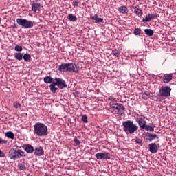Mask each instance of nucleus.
Returning <instances> with one entry per match:
<instances>
[{"instance_id": "obj_1", "label": "nucleus", "mask_w": 176, "mask_h": 176, "mask_svg": "<svg viewBox=\"0 0 176 176\" xmlns=\"http://www.w3.org/2000/svg\"><path fill=\"white\" fill-rule=\"evenodd\" d=\"M58 71H60V72H74L75 74H79L80 67L75 63H63L58 66Z\"/></svg>"}, {"instance_id": "obj_2", "label": "nucleus", "mask_w": 176, "mask_h": 176, "mask_svg": "<svg viewBox=\"0 0 176 176\" xmlns=\"http://www.w3.org/2000/svg\"><path fill=\"white\" fill-rule=\"evenodd\" d=\"M34 134L38 137H46L49 134L47 126L41 122H37L34 125Z\"/></svg>"}, {"instance_id": "obj_3", "label": "nucleus", "mask_w": 176, "mask_h": 176, "mask_svg": "<svg viewBox=\"0 0 176 176\" xmlns=\"http://www.w3.org/2000/svg\"><path fill=\"white\" fill-rule=\"evenodd\" d=\"M123 130L126 134H134L138 130V126L134 124L132 120H126L122 122Z\"/></svg>"}, {"instance_id": "obj_4", "label": "nucleus", "mask_w": 176, "mask_h": 176, "mask_svg": "<svg viewBox=\"0 0 176 176\" xmlns=\"http://www.w3.org/2000/svg\"><path fill=\"white\" fill-rule=\"evenodd\" d=\"M109 111L111 112V113H119L121 111L124 112V106L122 104L119 103H113L109 104Z\"/></svg>"}, {"instance_id": "obj_5", "label": "nucleus", "mask_w": 176, "mask_h": 176, "mask_svg": "<svg viewBox=\"0 0 176 176\" xmlns=\"http://www.w3.org/2000/svg\"><path fill=\"white\" fill-rule=\"evenodd\" d=\"M160 96L164 98H168L171 96V87L170 86H162L160 88Z\"/></svg>"}, {"instance_id": "obj_6", "label": "nucleus", "mask_w": 176, "mask_h": 176, "mask_svg": "<svg viewBox=\"0 0 176 176\" xmlns=\"http://www.w3.org/2000/svg\"><path fill=\"white\" fill-rule=\"evenodd\" d=\"M95 157L98 160H108L111 159V154L108 152L98 153L95 155Z\"/></svg>"}, {"instance_id": "obj_7", "label": "nucleus", "mask_w": 176, "mask_h": 176, "mask_svg": "<svg viewBox=\"0 0 176 176\" xmlns=\"http://www.w3.org/2000/svg\"><path fill=\"white\" fill-rule=\"evenodd\" d=\"M22 153L23 151H21V150L16 148L13 153L9 154V157L11 160H16L19 159V157H21V156H23Z\"/></svg>"}, {"instance_id": "obj_8", "label": "nucleus", "mask_w": 176, "mask_h": 176, "mask_svg": "<svg viewBox=\"0 0 176 176\" xmlns=\"http://www.w3.org/2000/svg\"><path fill=\"white\" fill-rule=\"evenodd\" d=\"M143 135H144V138H146L147 141L151 142L153 141V140H159V136L157 134H152L149 132L144 133Z\"/></svg>"}, {"instance_id": "obj_9", "label": "nucleus", "mask_w": 176, "mask_h": 176, "mask_svg": "<svg viewBox=\"0 0 176 176\" xmlns=\"http://www.w3.org/2000/svg\"><path fill=\"white\" fill-rule=\"evenodd\" d=\"M157 15L156 14H148L145 18H143L142 21V23H149L152 21V20L156 19Z\"/></svg>"}, {"instance_id": "obj_10", "label": "nucleus", "mask_w": 176, "mask_h": 176, "mask_svg": "<svg viewBox=\"0 0 176 176\" xmlns=\"http://www.w3.org/2000/svg\"><path fill=\"white\" fill-rule=\"evenodd\" d=\"M54 80H57L58 82V87L59 89H65V87H67V82H65V80L63 78H55Z\"/></svg>"}, {"instance_id": "obj_11", "label": "nucleus", "mask_w": 176, "mask_h": 176, "mask_svg": "<svg viewBox=\"0 0 176 176\" xmlns=\"http://www.w3.org/2000/svg\"><path fill=\"white\" fill-rule=\"evenodd\" d=\"M148 148L151 153H157V151H159V147L156 143H151L148 144Z\"/></svg>"}, {"instance_id": "obj_12", "label": "nucleus", "mask_w": 176, "mask_h": 176, "mask_svg": "<svg viewBox=\"0 0 176 176\" xmlns=\"http://www.w3.org/2000/svg\"><path fill=\"white\" fill-rule=\"evenodd\" d=\"M23 28H32L34 27V22L27 19H23Z\"/></svg>"}, {"instance_id": "obj_13", "label": "nucleus", "mask_w": 176, "mask_h": 176, "mask_svg": "<svg viewBox=\"0 0 176 176\" xmlns=\"http://www.w3.org/2000/svg\"><path fill=\"white\" fill-rule=\"evenodd\" d=\"M164 83H168L173 80V74H165L162 78Z\"/></svg>"}, {"instance_id": "obj_14", "label": "nucleus", "mask_w": 176, "mask_h": 176, "mask_svg": "<svg viewBox=\"0 0 176 176\" xmlns=\"http://www.w3.org/2000/svg\"><path fill=\"white\" fill-rule=\"evenodd\" d=\"M34 155H36V156H43L45 151L42 147L38 146L34 148Z\"/></svg>"}, {"instance_id": "obj_15", "label": "nucleus", "mask_w": 176, "mask_h": 176, "mask_svg": "<svg viewBox=\"0 0 176 176\" xmlns=\"http://www.w3.org/2000/svg\"><path fill=\"white\" fill-rule=\"evenodd\" d=\"M138 123L141 129H144L146 126V122L145 118L142 117H140L138 118Z\"/></svg>"}, {"instance_id": "obj_16", "label": "nucleus", "mask_w": 176, "mask_h": 176, "mask_svg": "<svg viewBox=\"0 0 176 176\" xmlns=\"http://www.w3.org/2000/svg\"><path fill=\"white\" fill-rule=\"evenodd\" d=\"M32 10L34 13L37 12H41V3H34L32 4Z\"/></svg>"}, {"instance_id": "obj_17", "label": "nucleus", "mask_w": 176, "mask_h": 176, "mask_svg": "<svg viewBox=\"0 0 176 176\" xmlns=\"http://www.w3.org/2000/svg\"><path fill=\"white\" fill-rule=\"evenodd\" d=\"M56 86H58L57 80H56V82L52 81L50 85V89L52 93H56L58 90V88L56 87Z\"/></svg>"}, {"instance_id": "obj_18", "label": "nucleus", "mask_w": 176, "mask_h": 176, "mask_svg": "<svg viewBox=\"0 0 176 176\" xmlns=\"http://www.w3.org/2000/svg\"><path fill=\"white\" fill-rule=\"evenodd\" d=\"M133 9H134V13H135L137 16H138L139 17H141V16H142V10L137 8V6H133Z\"/></svg>"}, {"instance_id": "obj_19", "label": "nucleus", "mask_w": 176, "mask_h": 176, "mask_svg": "<svg viewBox=\"0 0 176 176\" xmlns=\"http://www.w3.org/2000/svg\"><path fill=\"white\" fill-rule=\"evenodd\" d=\"M118 10L120 13H122V14H126V13H129V9L126 8V6H120L118 8Z\"/></svg>"}, {"instance_id": "obj_20", "label": "nucleus", "mask_w": 176, "mask_h": 176, "mask_svg": "<svg viewBox=\"0 0 176 176\" xmlns=\"http://www.w3.org/2000/svg\"><path fill=\"white\" fill-rule=\"evenodd\" d=\"M91 19L92 20H95L96 23H102V21H104V19L102 18L98 17V16H97V14H95V15L91 16Z\"/></svg>"}, {"instance_id": "obj_21", "label": "nucleus", "mask_w": 176, "mask_h": 176, "mask_svg": "<svg viewBox=\"0 0 176 176\" xmlns=\"http://www.w3.org/2000/svg\"><path fill=\"white\" fill-rule=\"evenodd\" d=\"M151 94H152L148 91H146L144 93H142V97L144 100H148V98H150Z\"/></svg>"}, {"instance_id": "obj_22", "label": "nucleus", "mask_w": 176, "mask_h": 176, "mask_svg": "<svg viewBox=\"0 0 176 176\" xmlns=\"http://www.w3.org/2000/svg\"><path fill=\"white\" fill-rule=\"evenodd\" d=\"M155 127H156L155 125L151 126L146 124L143 129L146 130V131H155Z\"/></svg>"}, {"instance_id": "obj_23", "label": "nucleus", "mask_w": 176, "mask_h": 176, "mask_svg": "<svg viewBox=\"0 0 176 176\" xmlns=\"http://www.w3.org/2000/svg\"><path fill=\"white\" fill-rule=\"evenodd\" d=\"M67 19L68 20H69V21H73V22L78 21V18L76 17V16L72 14H69L67 15Z\"/></svg>"}, {"instance_id": "obj_24", "label": "nucleus", "mask_w": 176, "mask_h": 176, "mask_svg": "<svg viewBox=\"0 0 176 176\" xmlns=\"http://www.w3.org/2000/svg\"><path fill=\"white\" fill-rule=\"evenodd\" d=\"M25 151L27 153H32V152H34V146L28 144L25 146Z\"/></svg>"}, {"instance_id": "obj_25", "label": "nucleus", "mask_w": 176, "mask_h": 176, "mask_svg": "<svg viewBox=\"0 0 176 176\" xmlns=\"http://www.w3.org/2000/svg\"><path fill=\"white\" fill-rule=\"evenodd\" d=\"M5 135L7 138H10V140H14V133L12 131L5 133Z\"/></svg>"}, {"instance_id": "obj_26", "label": "nucleus", "mask_w": 176, "mask_h": 176, "mask_svg": "<svg viewBox=\"0 0 176 176\" xmlns=\"http://www.w3.org/2000/svg\"><path fill=\"white\" fill-rule=\"evenodd\" d=\"M144 34L147 35V36H153L154 32L152 29H145Z\"/></svg>"}, {"instance_id": "obj_27", "label": "nucleus", "mask_w": 176, "mask_h": 176, "mask_svg": "<svg viewBox=\"0 0 176 176\" xmlns=\"http://www.w3.org/2000/svg\"><path fill=\"white\" fill-rule=\"evenodd\" d=\"M45 83H52L53 82V78L52 76H45L43 78Z\"/></svg>"}, {"instance_id": "obj_28", "label": "nucleus", "mask_w": 176, "mask_h": 176, "mask_svg": "<svg viewBox=\"0 0 176 176\" xmlns=\"http://www.w3.org/2000/svg\"><path fill=\"white\" fill-rule=\"evenodd\" d=\"M111 54H113V56H115V57H120V52H119V50L116 49L112 50Z\"/></svg>"}, {"instance_id": "obj_29", "label": "nucleus", "mask_w": 176, "mask_h": 176, "mask_svg": "<svg viewBox=\"0 0 176 176\" xmlns=\"http://www.w3.org/2000/svg\"><path fill=\"white\" fill-rule=\"evenodd\" d=\"M23 60L25 61H31V55L30 54H25L23 55Z\"/></svg>"}, {"instance_id": "obj_30", "label": "nucleus", "mask_w": 176, "mask_h": 176, "mask_svg": "<svg viewBox=\"0 0 176 176\" xmlns=\"http://www.w3.org/2000/svg\"><path fill=\"white\" fill-rule=\"evenodd\" d=\"M15 58L16 60H23V54L20 52L15 53Z\"/></svg>"}, {"instance_id": "obj_31", "label": "nucleus", "mask_w": 176, "mask_h": 176, "mask_svg": "<svg viewBox=\"0 0 176 176\" xmlns=\"http://www.w3.org/2000/svg\"><path fill=\"white\" fill-rule=\"evenodd\" d=\"M141 29L140 28H135L134 31H133V34L134 35L138 36V35H141Z\"/></svg>"}, {"instance_id": "obj_32", "label": "nucleus", "mask_w": 176, "mask_h": 176, "mask_svg": "<svg viewBox=\"0 0 176 176\" xmlns=\"http://www.w3.org/2000/svg\"><path fill=\"white\" fill-rule=\"evenodd\" d=\"M14 50H16V52H21V50H23V47L20 45H16L14 47Z\"/></svg>"}, {"instance_id": "obj_33", "label": "nucleus", "mask_w": 176, "mask_h": 176, "mask_svg": "<svg viewBox=\"0 0 176 176\" xmlns=\"http://www.w3.org/2000/svg\"><path fill=\"white\" fill-rule=\"evenodd\" d=\"M109 101H111V102H116V98L109 96L108 98Z\"/></svg>"}, {"instance_id": "obj_34", "label": "nucleus", "mask_w": 176, "mask_h": 176, "mask_svg": "<svg viewBox=\"0 0 176 176\" xmlns=\"http://www.w3.org/2000/svg\"><path fill=\"white\" fill-rule=\"evenodd\" d=\"M82 120L84 123H87V116L83 115L82 116Z\"/></svg>"}, {"instance_id": "obj_35", "label": "nucleus", "mask_w": 176, "mask_h": 176, "mask_svg": "<svg viewBox=\"0 0 176 176\" xmlns=\"http://www.w3.org/2000/svg\"><path fill=\"white\" fill-rule=\"evenodd\" d=\"M74 142H75L76 145H80V141L78 140V138H74Z\"/></svg>"}, {"instance_id": "obj_36", "label": "nucleus", "mask_w": 176, "mask_h": 176, "mask_svg": "<svg viewBox=\"0 0 176 176\" xmlns=\"http://www.w3.org/2000/svg\"><path fill=\"white\" fill-rule=\"evenodd\" d=\"M14 107L15 108H21V104H20L19 102H14Z\"/></svg>"}, {"instance_id": "obj_37", "label": "nucleus", "mask_w": 176, "mask_h": 176, "mask_svg": "<svg viewBox=\"0 0 176 176\" xmlns=\"http://www.w3.org/2000/svg\"><path fill=\"white\" fill-rule=\"evenodd\" d=\"M135 142H136V144H140V145H142V140L141 139H135Z\"/></svg>"}, {"instance_id": "obj_38", "label": "nucleus", "mask_w": 176, "mask_h": 176, "mask_svg": "<svg viewBox=\"0 0 176 176\" xmlns=\"http://www.w3.org/2000/svg\"><path fill=\"white\" fill-rule=\"evenodd\" d=\"M73 6L75 8V6L78 7L79 6V2L78 1L74 0L72 3Z\"/></svg>"}, {"instance_id": "obj_39", "label": "nucleus", "mask_w": 176, "mask_h": 176, "mask_svg": "<svg viewBox=\"0 0 176 176\" xmlns=\"http://www.w3.org/2000/svg\"><path fill=\"white\" fill-rule=\"evenodd\" d=\"M16 23H18V24H20V25H23V19H16Z\"/></svg>"}, {"instance_id": "obj_40", "label": "nucleus", "mask_w": 176, "mask_h": 176, "mask_svg": "<svg viewBox=\"0 0 176 176\" xmlns=\"http://www.w3.org/2000/svg\"><path fill=\"white\" fill-rule=\"evenodd\" d=\"M0 144H8V140L0 138Z\"/></svg>"}, {"instance_id": "obj_41", "label": "nucleus", "mask_w": 176, "mask_h": 176, "mask_svg": "<svg viewBox=\"0 0 176 176\" xmlns=\"http://www.w3.org/2000/svg\"><path fill=\"white\" fill-rule=\"evenodd\" d=\"M0 157H5V154H3V152L0 150Z\"/></svg>"}, {"instance_id": "obj_42", "label": "nucleus", "mask_w": 176, "mask_h": 176, "mask_svg": "<svg viewBox=\"0 0 176 176\" xmlns=\"http://www.w3.org/2000/svg\"><path fill=\"white\" fill-rule=\"evenodd\" d=\"M19 167L20 170H23V166H21V165H19Z\"/></svg>"}, {"instance_id": "obj_43", "label": "nucleus", "mask_w": 176, "mask_h": 176, "mask_svg": "<svg viewBox=\"0 0 176 176\" xmlns=\"http://www.w3.org/2000/svg\"><path fill=\"white\" fill-rule=\"evenodd\" d=\"M25 168V166H23V170H24Z\"/></svg>"}, {"instance_id": "obj_44", "label": "nucleus", "mask_w": 176, "mask_h": 176, "mask_svg": "<svg viewBox=\"0 0 176 176\" xmlns=\"http://www.w3.org/2000/svg\"><path fill=\"white\" fill-rule=\"evenodd\" d=\"M45 176H49V175H47V174H45Z\"/></svg>"}]
</instances>
